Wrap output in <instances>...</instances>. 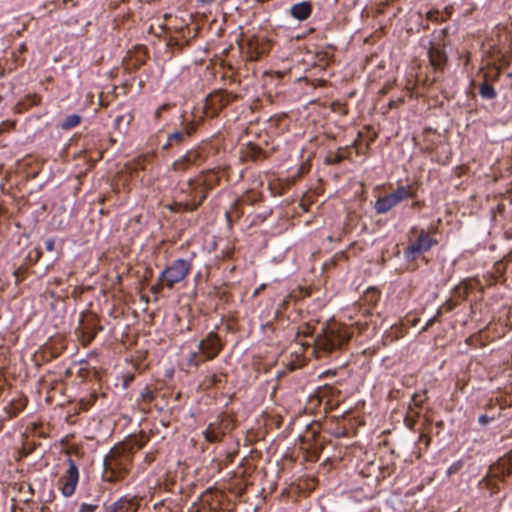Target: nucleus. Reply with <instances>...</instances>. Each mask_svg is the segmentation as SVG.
I'll return each mask as SVG.
<instances>
[{"instance_id":"f257e3e1","label":"nucleus","mask_w":512,"mask_h":512,"mask_svg":"<svg viewBox=\"0 0 512 512\" xmlns=\"http://www.w3.org/2000/svg\"><path fill=\"white\" fill-rule=\"evenodd\" d=\"M350 338L351 333L347 327L333 323L323 327L314 339L313 345L307 344L306 349L311 350V355L321 357L322 354L340 349Z\"/></svg>"},{"instance_id":"f03ea898","label":"nucleus","mask_w":512,"mask_h":512,"mask_svg":"<svg viewBox=\"0 0 512 512\" xmlns=\"http://www.w3.org/2000/svg\"><path fill=\"white\" fill-rule=\"evenodd\" d=\"M132 456L125 445H116L104 459V474L106 481L116 482L128 473Z\"/></svg>"},{"instance_id":"7ed1b4c3","label":"nucleus","mask_w":512,"mask_h":512,"mask_svg":"<svg viewBox=\"0 0 512 512\" xmlns=\"http://www.w3.org/2000/svg\"><path fill=\"white\" fill-rule=\"evenodd\" d=\"M191 268L192 265L189 261L184 259L175 260L162 271L159 280L163 282L166 287L171 289L175 284L186 278Z\"/></svg>"},{"instance_id":"20e7f679","label":"nucleus","mask_w":512,"mask_h":512,"mask_svg":"<svg viewBox=\"0 0 512 512\" xmlns=\"http://www.w3.org/2000/svg\"><path fill=\"white\" fill-rule=\"evenodd\" d=\"M414 197L411 186H399L392 193L376 200L374 208L378 214H385L398 205L401 201Z\"/></svg>"},{"instance_id":"39448f33","label":"nucleus","mask_w":512,"mask_h":512,"mask_svg":"<svg viewBox=\"0 0 512 512\" xmlns=\"http://www.w3.org/2000/svg\"><path fill=\"white\" fill-rule=\"evenodd\" d=\"M237 99V95H233L227 91L219 90L207 96L204 106L206 116L215 117L230 102Z\"/></svg>"},{"instance_id":"423d86ee","label":"nucleus","mask_w":512,"mask_h":512,"mask_svg":"<svg viewBox=\"0 0 512 512\" xmlns=\"http://www.w3.org/2000/svg\"><path fill=\"white\" fill-rule=\"evenodd\" d=\"M234 428L233 421L227 417H221L215 422L210 423L203 431L206 441L210 443L220 442L222 437Z\"/></svg>"},{"instance_id":"0eeeda50","label":"nucleus","mask_w":512,"mask_h":512,"mask_svg":"<svg viewBox=\"0 0 512 512\" xmlns=\"http://www.w3.org/2000/svg\"><path fill=\"white\" fill-rule=\"evenodd\" d=\"M222 343L217 333L209 332L197 345V349L205 361L216 358L222 350Z\"/></svg>"},{"instance_id":"6e6552de","label":"nucleus","mask_w":512,"mask_h":512,"mask_svg":"<svg viewBox=\"0 0 512 512\" xmlns=\"http://www.w3.org/2000/svg\"><path fill=\"white\" fill-rule=\"evenodd\" d=\"M68 470L59 479L60 490L65 497H70L74 494L76 486L79 481V471L72 459H68Z\"/></svg>"},{"instance_id":"1a4fd4ad","label":"nucleus","mask_w":512,"mask_h":512,"mask_svg":"<svg viewBox=\"0 0 512 512\" xmlns=\"http://www.w3.org/2000/svg\"><path fill=\"white\" fill-rule=\"evenodd\" d=\"M187 189L190 192L191 201L176 203L175 205L178 207L176 211L182 210L186 212H191L196 210L206 199L208 192L210 191L203 186H198L197 191L194 190L193 187L189 186H187Z\"/></svg>"},{"instance_id":"9d476101","label":"nucleus","mask_w":512,"mask_h":512,"mask_svg":"<svg viewBox=\"0 0 512 512\" xmlns=\"http://www.w3.org/2000/svg\"><path fill=\"white\" fill-rule=\"evenodd\" d=\"M220 181V177L217 172L214 170H208L203 172L196 179H191L187 182V186L193 187L194 190L197 191L198 186H203L207 190H212L216 185H218Z\"/></svg>"},{"instance_id":"9b49d317","label":"nucleus","mask_w":512,"mask_h":512,"mask_svg":"<svg viewBox=\"0 0 512 512\" xmlns=\"http://www.w3.org/2000/svg\"><path fill=\"white\" fill-rule=\"evenodd\" d=\"M269 49L268 43L253 37L247 41L243 51L247 61H256L260 55L265 54Z\"/></svg>"},{"instance_id":"f8f14e48","label":"nucleus","mask_w":512,"mask_h":512,"mask_svg":"<svg viewBox=\"0 0 512 512\" xmlns=\"http://www.w3.org/2000/svg\"><path fill=\"white\" fill-rule=\"evenodd\" d=\"M195 124L193 122L186 123L182 130L175 131L168 135L166 143L163 145V149L167 150L173 145H179L183 143L188 137H190L195 131Z\"/></svg>"},{"instance_id":"ddd939ff","label":"nucleus","mask_w":512,"mask_h":512,"mask_svg":"<svg viewBox=\"0 0 512 512\" xmlns=\"http://www.w3.org/2000/svg\"><path fill=\"white\" fill-rule=\"evenodd\" d=\"M433 245V240L428 233L421 232L417 240L407 247L405 255L407 258H414V254L425 252Z\"/></svg>"},{"instance_id":"4468645a","label":"nucleus","mask_w":512,"mask_h":512,"mask_svg":"<svg viewBox=\"0 0 512 512\" xmlns=\"http://www.w3.org/2000/svg\"><path fill=\"white\" fill-rule=\"evenodd\" d=\"M431 66L435 70H442L447 62V55L439 44H431L428 51Z\"/></svg>"},{"instance_id":"2eb2a0df","label":"nucleus","mask_w":512,"mask_h":512,"mask_svg":"<svg viewBox=\"0 0 512 512\" xmlns=\"http://www.w3.org/2000/svg\"><path fill=\"white\" fill-rule=\"evenodd\" d=\"M138 501L135 499H128L125 497L120 498L113 504H111L107 511L108 512H136L138 509Z\"/></svg>"},{"instance_id":"dca6fc26","label":"nucleus","mask_w":512,"mask_h":512,"mask_svg":"<svg viewBox=\"0 0 512 512\" xmlns=\"http://www.w3.org/2000/svg\"><path fill=\"white\" fill-rule=\"evenodd\" d=\"M77 331L80 332L84 344L90 343L97 334L95 321L93 319L87 322L81 320L77 328Z\"/></svg>"},{"instance_id":"f3484780","label":"nucleus","mask_w":512,"mask_h":512,"mask_svg":"<svg viewBox=\"0 0 512 512\" xmlns=\"http://www.w3.org/2000/svg\"><path fill=\"white\" fill-rule=\"evenodd\" d=\"M512 472V466L507 459L499 461L496 465L490 467L488 476L490 478H498L504 480Z\"/></svg>"},{"instance_id":"a211bd4d","label":"nucleus","mask_w":512,"mask_h":512,"mask_svg":"<svg viewBox=\"0 0 512 512\" xmlns=\"http://www.w3.org/2000/svg\"><path fill=\"white\" fill-rule=\"evenodd\" d=\"M312 12V6L309 2L303 1L297 4H294L291 9V15L297 20H305L307 19Z\"/></svg>"},{"instance_id":"6ab92c4d","label":"nucleus","mask_w":512,"mask_h":512,"mask_svg":"<svg viewBox=\"0 0 512 512\" xmlns=\"http://www.w3.org/2000/svg\"><path fill=\"white\" fill-rule=\"evenodd\" d=\"M207 153L205 152V150L203 148H195V149H191L189 151H187L185 154H184V157L187 159V161L190 163V165L192 166H199L201 165L202 163L205 162V160L207 159Z\"/></svg>"},{"instance_id":"aec40b11","label":"nucleus","mask_w":512,"mask_h":512,"mask_svg":"<svg viewBox=\"0 0 512 512\" xmlns=\"http://www.w3.org/2000/svg\"><path fill=\"white\" fill-rule=\"evenodd\" d=\"M479 94L483 99L491 100L496 97V91L494 87L488 82V79H484V81L479 86Z\"/></svg>"},{"instance_id":"412c9836","label":"nucleus","mask_w":512,"mask_h":512,"mask_svg":"<svg viewBox=\"0 0 512 512\" xmlns=\"http://www.w3.org/2000/svg\"><path fill=\"white\" fill-rule=\"evenodd\" d=\"M223 377L224 375L218 374L208 375L202 380L200 387H202L204 390L210 389L211 387L220 384L223 380Z\"/></svg>"},{"instance_id":"4be33fe9","label":"nucleus","mask_w":512,"mask_h":512,"mask_svg":"<svg viewBox=\"0 0 512 512\" xmlns=\"http://www.w3.org/2000/svg\"><path fill=\"white\" fill-rule=\"evenodd\" d=\"M202 362H205V360L203 359L198 349L196 351L190 352L186 358V365L188 367L198 368Z\"/></svg>"},{"instance_id":"5701e85b","label":"nucleus","mask_w":512,"mask_h":512,"mask_svg":"<svg viewBox=\"0 0 512 512\" xmlns=\"http://www.w3.org/2000/svg\"><path fill=\"white\" fill-rule=\"evenodd\" d=\"M192 165L187 161V159L183 156H181L179 159L175 160L171 165V170L174 172H186L188 171Z\"/></svg>"},{"instance_id":"b1692460","label":"nucleus","mask_w":512,"mask_h":512,"mask_svg":"<svg viewBox=\"0 0 512 512\" xmlns=\"http://www.w3.org/2000/svg\"><path fill=\"white\" fill-rule=\"evenodd\" d=\"M419 414V411H414V408L411 405H409L408 412L405 416L404 422L410 430H414Z\"/></svg>"},{"instance_id":"393cba45","label":"nucleus","mask_w":512,"mask_h":512,"mask_svg":"<svg viewBox=\"0 0 512 512\" xmlns=\"http://www.w3.org/2000/svg\"><path fill=\"white\" fill-rule=\"evenodd\" d=\"M81 121V117L78 114H71L67 116L61 123L63 130H69L76 127Z\"/></svg>"},{"instance_id":"a878e982","label":"nucleus","mask_w":512,"mask_h":512,"mask_svg":"<svg viewBox=\"0 0 512 512\" xmlns=\"http://www.w3.org/2000/svg\"><path fill=\"white\" fill-rule=\"evenodd\" d=\"M345 158V155L339 150L338 152H331L326 157L327 164H338Z\"/></svg>"},{"instance_id":"bb28decb","label":"nucleus","mask_w":512,"mask_h":512,"mask_svg":"<svg viewBox=\"0 0 512 512\" xmlns=\"http://www.w3.org/2000/svg\"><path fill=\"white\" fill-rule=\"evenodd\" d=\"M132 118L133 117L130 114H124V115L117 116L114 121L115 128L120 130L122 123H125V126H128L130 124Z\"/></svg>"},{"instance_id":"cd10ccee","label":"nucleus","mask_w":512,"mask_h":512,"mask_svg":"<svg viewBox=\"0 0 512 512\" xmlns=\"http://www.w3.org/2000/svg\"><path fill=\"white\" fill-rule=\"evenodd\" d=\"M425 401V398H423L420 394L415 393L412 396L411 405L414 408V411H419Z\"/></svg>"},{"instance_id":"c85d7f7f","label":"nucleus","mask_w":512,"mask_h":512,"mask_svg":"<svg viewBox=\"0 0 512 512\" xmlns=\"http://www.w3.org/2000/svg\"><path fill=\"white\" fill-rule=\"evenodd\" d=\"M379 299H380V294L375 289L368 290L365 294L366 301L377 303Z\"/></svg>"},{"instance_id":"c756f323","label":"nucleus","mask_w":512,"mask_h":512,"mask_svg":"<svg viewBox=\"0 0 512 512\" xmlns=\"http://www.w3.org/2000/svg\"><path fill=\"white\" fill-rule=\"evenodd\" d=\"M499 74H500V71L496 68V67H493V68H490L486 73H485V79H488V82L490 80H497L498 77H499Z\"/></svg>"},{"instance_id":"7c9ffc66","label":"nucleus","mask_w":512,"mask_h":512,"mask_svg":"<svg viewBox=\"0 0 512 512\" xmlns=\"http://www.w3.org/2000/svg\"><path fill=\"white\" fill-rule=\"evenodd\" d=\"M259 154H260V148H258L255 145H249L248 146V148H247V156H249L253 160H256Z\"/></svg>"},{"instance_id":"2f4dec72","label":"nucleus","mask_w":512,"mask_h":512,"mask_svg":"<svg viewBox=\"0 0 512 512\" xmlns=\"http://www.w3.org/2000/svg\"><path fill=\"white\" fill-rule=\"evenodd\" d=\"M15 124H16L15 121H10V120L3 121L0 124V134L3 133V132H6L8 130L13 129L15 127Z\"/></svg>"},{"instance_id":"473e14b6","label":"nucleus","mask_w":512,"mask_h":512,"mask_svg":"<svg viewBox=\"0 0 512 512\" xmlns=\"http://www.w3.org/2000/svg\"><path fill=\"white\" fill-rule=\"evenodd\" d=\"M98 508L97 504H87L83 503L81 504L78 512H95Z\"/></svg>"},{"instance_id":"72a5a7b5","label":"nucleus","mask_w":512,"mask_h":512,"mask_svg":"<svg viewBox=\"0 0 512 512\" xmlns=\"http://www.w3.org/2000/svg\"><path fill=\"white\" fill-rule=\"evenodd\" d=\"M169 108H170V104L165 103V104L161 105V106H160V107H158V109L155 111V113H154V118H155L156 120H159V119H160V117H161V115H162V113H163L164 111L168 110Z\"/></svg>"},{"instance_id":"f704fd0d","label":"nucleus","mask_w":512,"mask_h":512,"mask_svg":"<svg viewBox=\"0 0 512 512\" xmlns=\"http://www.w3.org/2000/svg\"><path fill=\"white\" fill-rule=\"evenodd\" d=\"M141 397L144 401L146 402H151L153 399H154V394L153 392L150 390V389H145L142 393H141Z\"/></svg>"},{"instance_id":"c9c22d12","label":"nucleus","mask_w":512,"mask_h":512,"mask_svg":"<svg viewBox=\"0 0 512 512\" xmlns=\"http://www.w3.org/2000/svg\"><path fill=\"white\" fill-rule=\"evenodd\" d=\"M440 17V12L438 10H432L427 12V19L433 22H437Z\"/></svg>"},{"instance_id":"e433bc0d","label":"nucleus","mask_w":512,"mask_h":512,"mask_svg":"<svg viewBox=\"0 0 512 512\" xmlns=\"http://www.w3.org/2000/svg\"><path fill=\"white\" fill-rule=\"evenodd\" d=\"M28 100L30 101L29 104L19 103L18 106H25V108H27V106H36L40 102V98L36 95L30 97Z\"/></svg>"},{"instance_id":"4c0bfd02","label":"nucleus","mask_w":512,"mask_h":512,"mask_svg":"<svg viewBox=\"0 0 512 512\" xmlns=\"http://www.w3.org/2000/svg\"><path fill=\"white\" fill-rule=\"evenodd\" d=\"M44 244L46 250L49 252L53 251L55 248V241L53 239H46Z\"/></svg>"},{"instance_id":"58836bf2","label":"nucleus","mask_w":512,"mask_h":512,"mask_svg":"<svg viewBox=\"0 0 512 512\" xmlns=\"http://www.w3.org/2000/svg\"><path fill=\"white\" fill-rule=\"evenodd\" d=\"M147 160V157H143L139 160H137L136 164H135V168L136 169H142L144 170L145 169V161Z\"/></svg>"},{"instance_id":"ea45409f","label":"nucleus","mask_w":512,"mask_h":512,"mask_svg":"<svg viewBox=\"0 0 512 512\" xmlns=\"http://www.w3.org/2000/svg\"><path fill=\"white\" fill-rule=\"evenodd\" d=\"M491 418L488 417L487 415L483 414V415H480L479 418H478V421L481 425H487L489 422H490Z\"/></svg>"},{"instance_id":"a19ab883","label":"nucleus","mask_w":512,"mask_h":512,"mask_svg":"<svg viewBox=\"0 0 512 512\" xmlns=\"http://www.w3.org/2000/svg\"><path fill=\"white\" fill-rule=\"evenodd\" d=\"M436 320H437V318H436V317L430 318V319L427 321V323H426L425 327L423 328V331L428 330V329H429V327H431V326L433 325V323H434Z\"/></svg>"},{"instance_id":"79ce46f5","label":"nucleus","mask_w":512,"mask_h":512,"mask_svg":"<svg viewBox=\"0 0 512 512\" xmlns=\"http://www.w3.org/2000/svg\"><path fill=\"white\" fill-rule=\"evenodd\" d=\"M265 287V284H261L257 289L254 290L253 297H256L261 291L265 289Z\"/></svg>"},{"instance_id":"37998d69","label":"nucleus","mask_w":512,"mask_h":512,"mask_svg":"<svg viewBox=\"0 0 512 512\" xmlns=\"http://www.w3.org/2000/svg\"><path fill=\"white\" fill-rule=\"evenodd\" d=\"M419 440L420 441H425V445L427 446L429 444V441H430V438L427 437L426 435L424 434H421L420 437H419Z\"/></svg>"},{"instance_id":"c03bdc74","label":"nucleus","mask_w":512,"mask_h":512,"mask_svg":"<svg viewBox=\"0 0 512 512\" xmlns=\"http://www.w3.org/2000/svg\"><path fill=\"white\" fill-rule=\"evenodd\" d=\"M160 289H161V287H160V286H158V285H156V286H152V287H151V292H152L153 294H158V293L160 292Z\"/></svg>"},{"instance_id":"a18cd8bd","label":"nucleus","mask_w":512,"mask_h":512,"mask_svg":"<svg viewBox=\"0 0 512 512\" xmlns=\"http://www.w3.org/2000/svg\"><path fill=\"white\" fill-rule=\"evenodd\" d=\"M303 365V360H299L297 364H291V370H294L296 368H299Z\"/></svg>"},{"instance_id":"49530a36","label":"nucleus","mask_w":512,"mask_h":512,"mask_svg":"<svg viewBox=\"0 0 512 512\" xmlns=\"http://www.w3.org/2000/svg\"><path fill=\"white\" fill-rule=\"evenodd\" d=\"M327 240H328V241H330V242H332V241H334V238H333V236H328V237H327Z\"/></svg>"},{"instance_id":"de8ad7c7","label":"nucleus","mask_w":512,"mask_h":512,"mask_svg":"<svg viewBox=\"0 0 512 512\" xmlns=\"http://www.w3.org/2000/svg\"><path fill=\"white\" fill-rule=\"evenodd\" d=\"M143 445H144V444H143L142 442H139V443L137 442V446H138V448H139V449H140V448H142V447H143Z\"/></svg>"},{"instance_id":"09e8293b","label":"nucleus","mask_w":512,"mask_h":512,"mask_svg":"<svg viewBox=\"0 0 512 512\" xmlns=\"http://www.w3.org/2000/svg\"><path fill=\"white\" fill-rule=\"evenodd\" d=\"M287 303H288V302H287L286 300H284V301H283V303H282V307H283V308H285V306H286V304H287Z\"/></svg>"},{"instance_id":"8fccbe9b","label":"nucleus","mask_w":512,"mask_h":512,"mask_svg":"<svg viewBox=\"0 0 512 512\" xmlns=\"http://www.w3.org/2000/svg\"><path fill=\"white\" fill-rule=\"evenodd\" d=\"M277 76H278V78H280L282 75L280 72H277Z\"/></svg>"},{"instance_id":"3c124183","label":"nucleus","mask_w":512,"mask_h":512,"mask_svg":"<svg viewBox=\"0 0 512 512\" xmlns=\"http://www.w3.org/2000/svg\"><path fill=\"white\" fill-rule=\"evenodd\" d=\"M326 81L322 80L321 85H325Z\"/></svg>"}]
</instances>
